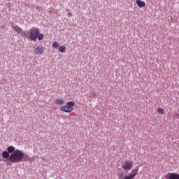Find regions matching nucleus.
Here are the masks:
<instances>
[{
  "label": "nucleus",
  "instance_id": "obj_18",
  "mask_svg": "<svg viewBox=\"0 0 179 179\" xmlns=\"http://www.w3.org/2000/svg\"><path fill=\"white\" fill-rule=\"evenodd\" d=\"M67 15H69V17H71V16H72V13H67Z\"/></svg>",
  "mask_w": 179,
  "mask_h": 179
},
{
  "label": "nucleus",
  "instance_id": "obj_8",
  "mask_svg": "<svg viewBox=\"0 0 179 179\" xmlns=\"http://www.w3.org/2000/svg\"><path fill=\"white\" fill-rule=\"evenodd\" d=\"M138 169L133 170L132 171L133 173L131 175L126 176L124 177L123 179H134V178H135L136 177V176H138Z\"/></svg>",
  "mask_w": 179,
  "mask_h": 179
},
{
  "label": "nucleus",
  "instance_id": "obj_4",
  "mask_svg": "<svg viewBox=\"0 0 179 179\" xmlns=\"http://www.w3.org/2000/svg\"><path fill=\"white\" fill-rule=\"evenodd\" d=\"M122 167L123 170L128 171L131 170V169H132V167H134V162L131 160H125V162H124L122 164Z\"/></svg>",
  "mask_w": 179,
  "mask_h": 179
},
{
  "label": "nucleus",
  "instance_id": "obj_19",
  "mask_svg": "<svg viewBox=\"0 0 179 179\" xmlns=\"http://www.w3.org/2000/svg\"><path fill=\"white\" fill-rule=\"evenodd\" d=\"M7 1H10V0H7Z\"/></svg>",
  "mask_w": 179,
  "mask_h": 179
},
{
  "label": "nucleus",
  "instance_id": "obj_12",
  "mask_svg": "<svg viewBox=\"0 0 179 179\" xmlns=\"http://www.w3.org/2000/svg\"><path fill=\"white\" fill-rule=\"evenodd\" d=\"M7 152L9 153H11V155H12V153H15V152H16V150L15 149V147L9 146L7 148Z\"/></svg>",
  "mask_w": 179,
  "mask_h": 179
},
{
  "label": "nucleus",
  "instance_id": "obj_10",
  "mask_svg": "<svg viewBox=\"0 0 179 179\" xmlns=\"http://www.w3.org/2000/svg\"><path fill=\"white\" fill-rule=\"evenodd\" d=\"M55 104H59V106H62L64 104L65 101H64L62 99H57L55 100Z\"/></svg>",
  "mask_w": 179,
  "mask_h": 179
},
{
  "label": "nucleus",
  "instance_id": "obj_1",
  "mask_svg": "<svg viewBox=\"0 0 179 179\" xmlns=\"http://www.w3.org/2000/svg\"><path fill=\"white\" fill-rule=\"evenodd\" d=\"M10 163H20V162H30V156L20 150H15L9 157Z\"/></svg>",
  "mask_w": 179,
  "mask_h": 179
},
{
  "label": "nucleus",
  "instance_id": "obj_13",
  "mask_svg": "<svg viewBox=\"0 0 179 179\" xmlns=\"http://www.w3.org/2000/svg\"><path fill=\"white\" fill-rule=\"evenodd\" d=\"M59 52H65L66 51V47L62 45L59 48Z\"/></svg>",
  "mask_w": 179,
  "mask_h": 179
},
{
  "label": "nucleus",
  "instance_id": "obj_2",
  "mask_svg": "<svg viewBox=\"0 0 179 179\" xmlns=\"http://www.w3.org/2000/svg\"><path fill=\"white\" fill-rule=\"evenodd\" d=\"M73 107H75V102L69 101L66 106H63L60 108V110L64 113H72L73 111Z\"/></svg>",
  "mask_w": 179,
  "mask_h": 179
},
{
  "label": "nucleus",
  "instance_id": "obj_14",
  "mask_svg": "<svg viewBox=\"0 0 179 179\" xmlns=\"http://www.w3.org/2000/svg\"><path fill=\"white\" fill-rule=\"evenodd\" d=\"M52 46L53 47V48L57 49L59 47V43L57 41H55L52 43Z\"/></svg>",
  "mask_w": 179,
  "mask_h": 179
},
{
  "label": "nucleus",
  "instance_id": "obj_3",
  "mask_svg": "<svg viewBox=\"0 0 179 179\" xmlns=\"http://www.w3.org/2000/svg\"><path fill=\"white\" fill-rule=\"evenodd\" d=\"M38 34H40V30L38 28L34 27L29 31V38L31 41H37Z\"/></svg>",
  "mask_w": 179,
  "mask_h": 179
},
{
  "label": "nucleus",
  "instance_id": "obj_17",
  "mask_svg": "<svg viewBox=\"0 0 179 179\" xmlns=\"http://www.w3.org/2000/svg\"><path fill=\"white\" fill-rule=\"evenodd\" d=\"M117 177H118V179H123L122 178V177H123L122 173H118Z\"/></svg>",
  "mask_w": 179,
  "mask_h": 179
},
{
  "label": "nucleus",
  "instance_id": "obj_16",
  "mask_svg": "<svg viewBox=\"0 0 179 179\" xmlns=\"http://www.w3.org/2000/svg\"><path fill=\"white\" fill-rule=\"evenodd\" d=\"M37 38H38V41H41V40H43V38H44V35L43 34H38Z\"/></svg>",
  "mask_w": 179,
  "mask_h": 179
},
{
  "label": "nucleus",
  "instance_id": "obj_9",
  "mask_svg": "<svg viewBox=\"0 0 179 179\" xmlns=\"http://www.w3.org/2000/svg\"><path fill=\"white\" fill-rule=\"evenodd\" d=\"M136 3L138 8H145V6H146V3L142 0H136Z\"/></svg>",
  "mask_w": 179,
  "mask_h": 179
},
{
  "label": "nucleus",
  "instance_id": "obj_15",
  "mask_svg": "<svg viewBox=\"0 0 179 179\" xmlns=\"http://www.w3.org/2000/svg\"><path fill=\"white\" fill-rule=\"evenodd\" d=\"M157 113H158V114H164V109H163V108H159L157 110Z\"/></svg>",
  "mask_w": 179,
  "mask_h": 179
},
{
  "label": "nucleus",
  "instance_id": "obj_5",
  "mask_svg": "<svg viewBox=\"0 0 179 179\" xmlns=\"http://www.w3.org/2000/svg\"><path fill=\"white\" fill-rule=\"evenodd\" d=\"M12 28L17 33V34L24 36L25 34L22 28L19 27L17 25H13Z\"/></svg>",
  "mask_w": 179,
  "mask_h": 179
},
{
  "label": "nucleus",
  "instance_id": "obj_6",
  "mask_svg": "<svg viewBox=\"0 0 179 179\" xmlns=\"http://www.w3.org/2000/svg\"><path fill=\"white\" fill-rule=\"evenodd\" d=\"M166 179H179V173H168Z\"/></svg>",
  "mask_w": 179,
  "mask_h": 179
},
{
  "label": "nucleus",
  "instance_id": "obj_7",
  "mask_svg": "<svg viewBox=\"0 0 179 179\" xmlns=\"http://www.w3.org/2000/svg\"><path fill=\"white\" fill-rule=\"evenodd\" d=\"M34 52L36 55H41L44 53V48L42 45H38L35 48Z\"/></svg>",
  "mask_w": 179,
  "mask_h": 179
},
{
  "label": "nucleus",
  "instance_id": "obj_11",
  "mask_svg": "<svg viewBox=\"0 0 179 179\" xmlns=\"http://www.w3.org/2000/svg\"><path fill=\"white\" fill-rule=\"evenodd\" d=\"M1 156L3 159H8L9 160V157H10V155H9V152L8 151H3L1 154Z\"/></svg>",
  "mask_w": 179,
  "mask_h": 179
}]
</instances>
